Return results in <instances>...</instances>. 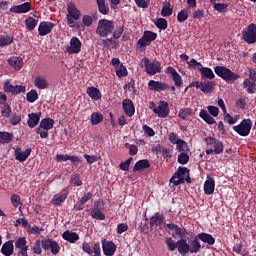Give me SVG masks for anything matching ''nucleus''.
Instances as JSON below:
<instances>
[{
  "label": "nucleus",
  "instance_id": "obj_1",
  "mask_svg": "<svg viewBox=\"0 0 256 256\" xmlns=\"http://www.w3.org/2000/svg\"><path fill=\"white\" fill-rule=\"evenodd\" d=\"M201 251V242L199 241V238L195 236L194 239L188 241L185 239L178 240V253L180 255H187V253L197 254Z\"/></svg>",
  "mask_w": 256,
  "mask_h": 256
},
{
  "label": "nucleus",
  "instance_id": "obj_2",
  "mask_svg": "<svg viewBox=\"0 0 256 256\" xmlns=\"http://www.w3.org/2000/svg\"><path fill=\"white\" fill-rule=\"evenodd\" d=\"M214 72L218 77H220V79H223V81L229 83L230 85H233V83H235L237 79L241 78V75H239V73H235L225 66H216L214 68Z\"/></svg>",
  "mask_w": 256,
  "mask_h": 256
},
{
  "label": "nucleus",
  "instance_id": "obj_3",
  "mask_svg": "<svg viewBox=\"0 0 256 256\" xmlns=\"http://www.w3.org/2000/svg\"><path fill=\"white\" fill-rule=\"evenodd\" d=\"M191 183V176L189 174V168L179 167L176 173L171 177L170 183H173L174 187L183 185V183Z\"/></svg>",
  "mask_w": 256,
  "mask_h": 256
},
{
  "label": "nucleus",
  "instance_id": "obj_4",
  "mask_svg": "<svg viewBox=\"0 0 256 256\" xmlns=\"http://www.w3.org/2000/svg\"><path fill=\"white\" fill-rule=\"evenodd\" d=\"M113 29H115L113 21L100 19L96 28V35H99V37H109L113 33Z\"/></svg>",
  "mask_w": 256,
  "mask_h": 256
},
{
  "label": "nucleus",
  "instance_id": "obj_5",
  "mask_svg": "<svg viewBox=\"0 0 256 256\" xmlns=\"http://www.w3.org/2000/svg\"><path fill=\"white\" fill-rule=\"evenodd\" d=\"M54 126L55 120H53V118H44L40 121L36 133L40 135L41 139H47V137H49L50 129H53Z\"/></svg>",
  "mask_w": 256,
  "mask_h": 256
},
{
  "label": "nucleus",
  "instance_id": "obj_6",
  "mask_svg": "<svg viewBox=\"0 0 256 256\" xmlns=\"http://www.w3.org/2000/svg\"><path fill=\"white\" fill-rule=\"evenodd\" d=\"M242 41L248 45H253L256 42V24L251 23L242 30Z\"/></svg>",
  "mask_w": 256,
  "mask_h": 256
},
{
  "label": "nucleus",
  "instance_id": "obj_7",
  "mask_svg": "<svg viewBox=\"0 0 256 256\" xmlns=\"http://www.w3.org/2000/svg\"><path fill=\"white\" fill-rule=\"evenodd\" d=\"M157 39V33L153 31H144L142 37L137 42V47L140 48V51H145V47H149L153 41Z\"/></svg>",
  "mask_w": 256,
  "mask_h": 256
},
{
  "label": "nucleus",
  "instance_id": "obj_8",
  "mask_svg": "<svg viewBox=\"0 0 256 256\" xmlns=\"http://www.w3.org/2000/svg\"><path fill=\"white\" fill-rule=\"evenodd\" d=\"M252 127L253 121H251V119H244L239 123V125L233 126V130L238 133L240 137H249Z\"/></svg>",
  "mask_w": 256,
  "mask_h": 256
},
{
  "label": "nucleus",
  "instance_id": "obj_9",
  "mask_svg": "<svg viewBox=\"0 0 256 256\" xmlns=\"http://www.w3.org/2000/svg\"><path fill=\"white\" fill-rule=\"evenodd\" d=\"M145 67V72L147 75H157V73H161V62L155 60L152 62L148 58L142 59Z\"/></svg>",
  "mask_w": 256,
  "mask_h": 256
},
{
  "label": "nucleus",
  "instance_id": "obj_10",
  "mask_svg": "<svg viewBox=\"0 0 256 256\" xmlns=\"http://www.w3.org/2000/svg\"><path fill=\"white\" fill-rule=\"evenodd\" d=\"M26 90H27V87H25L23 85L13 86V84H11L10 80H6L3 84L4 93H10L14 97L21 93H25Z\"/></svg>",
  "mask_w": 256,
  "mask_h": 256
},
{
  "label": "nucleus",
  "instance_id": "obj_11",
  "mask_svg": "<svg viewBox=\"0 0 256 256\" xmlns=\"http://www.w3.org/2000/svg\"><path fill=\"white\" fill-rule=\"evenodd\" d=\"M67 11H68V14H67L68 25H73L75 21H79V19H81V11L77 9L75 4L73 3L68 4Z\"/></svg>",
  "mask_w": 256,
  "mask_h": 256
},
{
  "label": "nucleus",
  "instance_id": "obj_12",
  "mask_svg": "<svg viewBox=\"0 0 256 256\" xmlns=\"http://www.w3.org/2000/svg\"><path fill=\"white\" fill-rule=\"evenodd\" d=\"M153 113H155V115H158V117H160L161 119L169 117V103L166 101H160L158 107L153 109Z\"/></svg>",
  "mask_w": 256,
  "mask_h": 256
},
{
  "label": "nucleus",
  "instance_id": "obj_13",
  "mask_svg": "<svg viewBox=\"0 0 256 256\" xmlns=\"http://www.w3.org/2000/svg\"><path fill=\"white\" fill-rule=\"evenodd\" d=\"M165 73H167V75H171V79L174 81L175 87H183V78L181 77V74L175 70V68L168 66L165 70Z\"/></svg>",
  "mask_w": 256,
  "mask_h": 256
},
{
  "label": "nucleus",
  "instance_id": "obj_14",
  "mask_svg": "<svg viewBox=\"0 0 256 256\" xmlns=\"http://www.w3.org/2000/svg\"><path fill=\"white\" fill-rule=\"evenodd\" d=\"M66 52L69 55H77L78 53H81V40H79L77 36L71 38L70 46L66 48Z\"/></svg>",
  "mask_w": 256,
  "mask_h": 256
},
{
  "label": "nucleus",
  "instance_id": "obj_15",
  "mask_svg": "<svg viewBox=\"0 0 256 256\" xmlns=\"http://www.w3.org/2000/svg\"><path fill=\"white\" fill-rule=\"evenodd\" d=\"M169 87V84L161 81L150 80L148 82V88L150 91H156L157 93H161V91H167Z\"/></svg>",
  "mask_w": 256,
  "mask_h": 256
},
{
  "label": "nucleus",
  "instance_id": "obj_16",
  "mask_svg": "<svg viewBox=\"0 0 256 256\" xmlns=\"http://www.w3.org/2000/svg\"><path fill=\"white\" fill-rule=\"evenodd\" d=\"M102 250L105 256H113L115 255V251H117V245H115L113 241H108L106 239H103Z\"/></svg>",
  "mask_w": 256,
  "mask_h": 256
},
{
  "label": "nucleus",
  "instance_id": "obj_17",
  "mask_svg": "<svg viewBox=\"0 0 256 256\" xmlns=\"http://www.w3.org/2000/svg\"><path fill=\"white\" fill-rule=\"evenodd\" d=\"M53 27H55V24L53 22H49V21L40 22L38 26V33L40 37H45V35H49V33L53 31Z\"/></svg>",
  "mask_w": 256,
  "mask_h": 256
},
{
  "label": "nucleus",
  "instance_id": "obj_18",
  "mask_svg": "<svg viewBox=\"0 0 256 256\" xmlns=\"http://www.w3.org/2000/svg\"><path fill=\"white\" fill-rule=\"evenodd\" d=\"M31 152V148H28L25 151H23V149L21 148H16L14 151V157L16 161H19L20 163H25V160L29 159Z\"/></svg>",
  "mask_w": 256,
  "mask_h": 256
},
{
  "label": "nucleus",
  "instance_id": "obj_19",
  "mask_svg": "<svg viewBox=\"0 0 256 256\" xmlns=\"http://www.w3.org/2000/svg\"><path fill=\"white\" fill-rule=\"evenodd\" d=\"M205 142L207 145H214V153L215 155H221V152L223 151V142L215 139L214 137H207L205 138Z\"/></svg>",
  "mask_w": 256,
  "mask_h": 256
},
{
  "label": "nucleus",
  "instance_id": "obj_20",
  "mask_svg": "<svg viewBox=\"0 0 256 256\" xmlns=\"http://www.w3.org/2000/svg\"><path fill=\"white\" fill-rule=\"evenodd\" d=\"M93 199V193L88 192L74 205V211H83L85 209V204L87 201H91Z\"/></svg>",
  "mask_w": 256,
  "mask_h": 256
},
{
  "label": "nucleus",
  "instance_id": "obj_21",
  "mask_svg": "<svg viewBox=\"0 0 256 256\" xmlns=\"http://www.w3.org/2000/svg\"><path fill=\"white\" fill-rule=\"evenodd\" d=\"M31 11V3L29 2H24L23 4L20 5H14L10 8V13H29Z\"/></svg>",
  "mask_w": 256,
  "mask_h": 256
},
{
  "label": "nucleus",
  "instance_id": "obj_22",
  "mask_svg": "<svg viewBox=\"0 0 256 256\" xmlns=\"http://www.w3.org/2000/svg\"><path fill=\"white\" fill-rule=\"evenodd\" d=\"M122 107L124 113H126L128 117H133V115H135V105L131 99L123 100Z\"/></svg>",
  "mask_w": 256,
  "mask_h": 256
},
{
  "label": "nucleus",
  "instance_id": "obj_23",
  "mask_svg": "<svg viewBox=\"0 0 256 256\" xmlns=\"http://www.w3.org/2000/svg\"><path fill=\"white\" fill-rule=\"evenodd\" d=\"M164 223H165V216H163V214H160L159 212L155 213L150 218V227H151V229L157 228L160 225H163Z\"/></svg>",
  "mask_w": 256,
  "mask_h": 256
},
{
  "label": "nucleus",
  "instance_id": "obj_24",
  "mask_svg": "<svg viewBox=\"0 0 256 256\" xmlns=\"http://www.w3.org/2000/svg\"><path fill=\"white\" fill-rule=\"evenodd\" d=\"M202 93H205V95H211L215 89V82L213 81H204L200 82L199 88Z\"/></svg>",
  "mask_w": 256,
  "mask_h": 256
},
{
  "label": "nucleus",
  "instance_id": "obj_25",
  "mask_svg": "<svg viewBox=\"0 0 256 256\" xmlns=\"http://www.w3.org/2000/svg\"><path fill=\"white\" fill-rule=\"evenodd\" d=\"M87 95L92 99V101H99L103 95L101 94V90L95 86H90L86 89Z\"/></svg>",
  "mask_w": 256,
  "mask_h": 256
},
{
  "label": "nucleus",
  "instance_id": "obj_26",
  "mask_svg": "<svg viewBox=\"0 0 256 256\" xmlns=\"http://www.w3.org/2000/svg\"><path fill=\"white\" fill-rule=\"evenodd\" d=\"M8 64L10 65V67L15 69V71H21V69L23 68V58L12 56L8 59Z\"/></svg>",
  "mask_w": 256,
  "mask_h": 256
},
{
  "label": "nucleus",
  "instance_id": "obj_27",
  "mask_svg": "<svg viewBox=\"0 0 256 256\" xmlns=\"http://www.w3.org/2000/svg\"><path fill=\"white\" fill-rule=\"evenodd\" d=\"M204 193L205 195H213L215 193V179L213 177H209L204 182Z\"/></svg>",
  "mask_w": 256,
  "mask_h": 256
},
{
  "label": "nucleus",
  "instance_id": "obj_28",
  "mask_svg": "<svg viewBox=\"0 0 256 256\" xmlns=\"http://www.w3.org/2000/svg\"><path fill=\"white\" fill-rule=\"evenodd\" d=\"M196 237L199 241H202V243H206L210 246L215 245V238L209 233L201 232Z\"/></svg>",
  "mask_w": 256,
  "mask_h": 256
},
{
  "label": "nucleus",
  "instance_id": "obj_29",
  "mask_svg": "<svg viewBox=\"0 0 256 256\" xmlns=\"http://www.w3.org/2000/svg\"><path fill=\"white\" fill-rule=\"evenodd\" d=\"M62 239L68 241V243H77V241H79V234H77V232L66 230L62 234Z\"/></svg>",
  "mask_w": 256,
  "mask_h": 256
},
{
  "label": "nucleus",
  "instance_id": "obj_30",
  "mask_svg": "<svg viewBox=\"0 0 256 256\" xmlns=\"http://www.w3.org/2000/svg\"><path fill=\"white\" fill-rule=\"evenodd\" d=\"M28 118V127H30V129H34V127H37V125H39V121H41V114L30 113L28 114Z\"/></svg>",
  "mask_w": 256,
  "mask_h": 256
},
{
  "label": "nucleus",
  "instance_id": "obj_31",
  "mask_svg": "<svg viewBox=\"0 0 256 256\" xmlns=\"http://www.w3.org/2000/svg\"><path fill=\"white\" fill-rule=\"evenodd\" d=\"M14 251H15V246L13 245V240H9L2 245V248H1L2 255L11 256L13 255Z\"/></svg>",
  "mask_w": 256,
  "mask_h": 256
},
{
  "label": "nucleus",
  "instance_id": "obj_32",
  "mask_svg": "<svg viewBox=\"0 0 256 256\" xmlns=\"http://www.w3.org/2000/svg\"><path fill=\"white\" fill-rule=\"evenodd\" d=\"M151 167V164L149 163V160L142 159L135 163L133 167L134 173H137V171H143L144 169H149Z\"/></svg>",
  "mask_w": 256,
  "mask_h": 256
},
{
  "label": "nucleus",
  "instance_id": "obj_33",
  "mask_svg": "<svg viewBox=\"0 0 256 256\" xmlns=\"http://www.w3.org/2000/svg\"><path fill=\"white\" fill-rule=\"evenodd\" d=\"M199 117L202 118L203 121H205V123H207L208 125H215V123H217L215 121V118H213L211 115H209V113L205 109H202L200 111Z\"/></svg>",
  "mask_w": 256,
  "mask_h": 256
},
{
  "label": "nucleus",
  "instance_id": "obj_34",
  "mask_svg": "<svg viewBox=\"0 0 256 256\" xmlns=\"http://www.w3.org/2000/svg\"><path fill=\"white\" fill-rule=\"evenodd\" d=\"M34 85L37 87V89H47L49 87V82L45 77L43 76H38L34 80Z\"/></svg>",
  "mask_w": 256,
  "mask_h": 256
},
{
  "label": "nucleus",
  "instance_id": "obj_35",
  "mask_svg": "<svg viewBox=\"0 0 256 256\" xmlns=\"http://www.w3.org/2000/svg\"><path fill=\"white\" fill-rule=\"evenodd\" d=\"M200 75L201 79H209L210 81L215 79V73H213V70L209 67L201 68Z\"/></svg>",
  "mask_w": 256,
  "mask_h": 256
},
{
  "label": "nucleus",
  "instance_id": "obj_36",
  "mask_svg": "<svg viewBox=\"0 0 256 256\" xmlns=\"http://www.w3.org/2000/svg\"><path fill=\"white\" fill-rule=\"evenodd\" d=\"M90 217H92V219H96L97 221H105V213H103V211L97 207L90 211Z\"/></svg>",
  "mask_w": 256,
  "mask_h": 256
},
{
  "label": "nucleus",
  "instance_id": "obj_37",
  "mask_svg": "<svg viewBox=\"0 0 256 256\" xmlns=\"http://www.w3.org/2000/svg\"><path fill=\"white\" fill-rule=\"evenodd\" d=\"M13 141V133L0 131V145H5Z\"/></svg>",
  "mask_w": 256,
  "mask_h": 256
},
{
  "label": "nucleus",
  "instance_id": "obj_38",
  "mask_svg": "<svg viewBox=\"0 0 256 256\" xmlns=\"http://www.w3.org/2000/svg\"><path fill=\"white\" fill-rule=\"evenodd\" d=\"M99 13L102 15H109V6L105 4V0H96Z\"/></svg>",
  "mask_w": 256,
  "mask_h": 256
},
{
  "label": "nucleus",
  "instance_id": "obj_39",
  "mask_svg": "<svg viewBox=\"0 0 256 256\" xmlns=\"http://www.w3.org/2000/svg\"><path fill=\"white\" fill-rule=\"evenodd\" d=\"M244 89H247V92L253 95L256 92L255 82H251L249 79H245L243 82Z\"/></svg>",
  "mask_w": 256,
  "mask_h": 256
},
{
  "label": "nucleus",
  "instance_id": "obj_40",
  "mask_svg": "<svg viewBox=\"0 0 256 256\" xmlns=\"http://www.w3.org/2000/svg\"><path fill=\"white\" fill-rule=\"evenodd\" d=\"M37 23H39V20L29 17L25 20V25L28 29V31H33L37 27Z\"/></svg>",
  "mask_w": 256,
  "mask_h": 256
},
{
  "label": "nucleus",
  "instance_id": "obj_41",
  "mask_svg": "<svg viewBox=\"0 0 256 256\" xmlns=\"http://www.w3.org/2000/svg\"><path fill=\"white\" fill-rule=\"evenodd\" d=\"M26 99L28 103H35L37 99H39V94L37 93V90L32 89L26 94Z\"/></svg>",
  "mask_w": 256,
  "mask_h": 256
},
{
  "label": "nucleus",
  "instance_id": "obj_42",
  "mask_svg": "<svg viewBox=\"0 0 256 256\" xmlns=\"http://www.w3.org/2000/svg\"><path fill=\"white\" fill-rule=\"evenodd\" d=\"M193 115V109L191 108H183L180 109L178 117L182 120L187 119V117H191Z\"/></svg>",
  "mask_w": 256,
  "mask_h": 256
},
{
  "label": "nucleus",
  "instance_id": "obj_43",
  "mask_svg": "<svg viewBox=\"0 0 256 256\" xmlns=\"http://www.w3.org/2000/svg\"><path fill=\"white\" fill-rule=\"evenodd\" d=\"M211 3H213L215 11H218L219 13H225L227 11V7H229V5L225 3H215V0H211Z\"/></svg>",
  "mask_w": 256,
  "mask_h": 256
},
{
  "label": "nucleus",
  "instance_id": "obj_44",
  "mask_svg": "<svg viewBox=\"0 0 256 256\" xmlns=\"http://www.w3.org/2000/svg\"><path fill=\"white\" fill-rule=\"evenodd\" d=\"M168 251H175V249H179V241L175 243V240L173 238H166L165 241Z\"/></svg>",
  "mask_w": 256,
  "mask_h": 256
},
{
  "label": "nucleus",
  "instance_id": "obj_45",
  "mask_svg": "<svg viewBox=\"0 0 256 256\" xmlns=\"http://www.w3.org/2000/svg\"><path fill=\"white\" fill-rule=\"evenodd\" d=\"M103 121V114L99 112H93L91 114V123L92 125H99Z\"/></svg>",
  "mask_w": 256,
  "mask_h": 256
},
{
  "label": "nucleus",
  "instance_id": "obj_46",
  "mask_svg": "<svg viewBox=\"0 0 256 256\" xmlns=\"http://www.w3.org/2000/svg\"><path fill=\"white\" fill-rule=\"evenodd\" d=\"M187 19H189V10L182 9L180 12H178L177 21H179V23H183L187 21Z\"/></svg>",
  "mask_w": 256,
  "mask_h": 256
},
{
  "label": "nucleus",
  "instance_id": "obj_47",
  "mask_svg": "<svg viewBox=\"0 0 256 256\" xmlns=\"http://www.w3.org/2000/svg\"><path fill=\"white\" fill-rule=\"evenodd\" d=\"M12 113H13V110L11 109V105L9 104H4L3 107L1 108L2 117L9 119Z\"/></svg>",
  "mask_w": 256,
  "mask_h": 256
},
{
  "label": "nucleus",
  "instance_id": "obj_48",
  "mask_svg": "<svg viewBox=\"0 0 256 256\" xmlns=\"http://www.w3.org/2000/svg\"><path fill=\"white\" fill-rule=\"evenodd\" d=\"M13 43V37L6 35L0 37V47H7Z\"/></svg>",
  "mask_w": 256,
  "mask_h": 256
},
{
  "label": "nucleus",
  "instance_id": "obj_49",
  "mask_svg": "<svg viewBox=\"0 0 256 256\" xmlns=\"http://www.w3.org/2000/svg\"><path fill=\"white\" fill-rule=\"evenodd\" d=\"M54 243H55V240L53 239H50V238L43 239L41 241L42 249H44V251H49V249H51Z\"/></svg>",
  "mask_w": 256,
  "mask_h": 256
},
{
  "label": "nucleus",
  "instance_id": "obj_50",
  "mask_svg": "<svg viewBox=\"0 0 256 256\" xmlns=\"http://www.w3.org/2000/svg\"><path fill=\"white\" fill-rule=\"evenodd\" d=\"M189 154L187 152H181L178 156V163L180 165H187L189 163Z\"/></svg>",
  "mask_w": 256,
  "mask_h": 256
},
{
  "label": "nucleus",
  "instance_id": "obj_51",
  "mask_svg": "<svg viewBox=\"0 0 256 256\" xmlns=\"http://www.w3.org/2000/svg\"><path fill=\"white\" fill-rule=\"evenodd\" d=\"M128 74L127 68L123 64L116 68V75L119 79H121V77H127Z\"/></svg>",
  "mask_w": 256,
  "mask_h": 256
},
{
  "label": "nucleus",
  "instance_id": "obj_52",
  "mask_svg": "<svg viewBox=\"0 0 256 256\" xmlns=\"http://www.w3.org/2000/svg\"><path fill=\"white\" fill-rule=\"evenodd\" d=\"M155 25L158 29H161L162 31H165V29H167L168 27L167 20L165 18H158L155 21Z\"/></svg>",
  "mask_w": 256,
  "mask_h": 256
},
{
  "label": "nucleus",
  "instance_id": "obj_53",
  "mask_svg": "<svg viewBox=\"0 0 256 256\" xmlns=\"http://www.w3.org/2000/svg\"><path fill=\"white\" fill-rule=\"evenodd\" d=\"M16 249H23L25 247H29L27 245V239L25 237H20L15 242Z\"/></svg>",
  "mask_w": 256,
  "mask_h": 256
},
{
  "label": "nucleus",
  "instance_id": "obj_54",
  "mask_svg": "<svg viewBox=\"0 0 256 256\" xmlns=\"http://www.w3.org/2000/svg\"><path fill=\"white\" fill-rule=\"evenodd\" d=\"M161 15L162 17H171L173 15V8H171V4L162 8Z\"/></svg>",
  "mask_w": 256,
  "mask_h": 256
},
{
  "label": "nucleus",
  "instance_id": "obj_55",
  "mask_svg": "<svg viewBox=\"0 0 256 256\" xmlns=\"http://www.w3.org/2000/svg\"><path fill=\"white\" fill-rule=\"evenodd\" d=\"M189 67H192V69H198V71L201 72V69H203V64L200 62H197L194 58H192L189 62H187Z\"/></svg>",
  "mask_w": 256,
  "mask_h": 256
},
{
  "label": "nucleus",
  "instance_id": "obj_56",
  "mask_svg": "<svg viewBox=\"0 0 256 256\" xmlns=\"http://www.w3.org/2000/svg\"><path fill=\"white\" fill-rule=\"evenodd\" d=\"M32 251L34 255H41L43 253V250L41 249V240H36L33 247Z\"/></svg>",
  "mask_w": 256,
  "mask_h": 256
},
{
  "label": "nucleus",
  "instance_id": "obj_57",
  "mask_svg": "<svg viewBox=\"0 0 256 256\" xmlns=\"http://www.w3.org/2000/svg\"><path fill=\"white\" fill-rule=\"evenodd\" d=\"M70 182L72 183V185H76L77 187H81L83 185V181H81L79 174L72 175L70 178Z\"/></svg>",
  "mask_w": 256,
  "mask_h": 256
},
{
  "label": "nucleus",
  "instance_id": "obj_58",
  "mask_svg": "<svg viewBox=\"0 0 256 256\" xmlns=\"http://www.w3.org/2000/svg\"><path fill=\"white\" fill-rule=\"evenodd\" d=\"M175 233L177 235V237H179L180 239H185L186 235H187V229H185V227H176L175 229Z\"/></svg>",
  "mask_w": 256,
  "mask_h": 256
},
{
  "label": "nucleus",
  "instance_id": "obj_59",
  "mask_svg": "<svg viewBox=\"0 0 256 256\" xmlns=\"http://www.w3.org/2000/svg\"><path fill=\"white\" fill-rule=\"evenodd\" d=\"M125 147L126 149H129V155H132V156L136 155L139 151V148H137V145L135 144L126 143Z\"/></svg>",
  "mask_w": 256,
  "mask_h": 256
},
{
  "label": "nucleus",
  "instance_id": "obj_60",
  "mask_svg": "<svg viewBox=\"0 0 256 256\" xmlns=\"http://www.w3.org/2000/svg\"><path fill=\"white\" fill-rule=\"evenodd\" d=\"M116 231L118 235H122L125 231H129V225L127 223H120L117 225Z\"/></svg>",
  "mask_w": 256,
  "mask_h": 256
},
{
  "label": "nucleus",
  "instance_id": "obj_61",
  "mask_svg": "<svg viewBox=\"0 0 256 256\" xmlns=\"http://www.w3.org/2000/svg\"><path fill=\"white\" fill-rule=\"evenodd\" d=\"M132 161H133V158H129L128 160L120 163L119 167H120L121 171H129V167H131Z\"/></svg>",
  "mask_w": 256,
  "mask_h": 256
},
{
  "label": "nucleus",
  "instance_id": "obj_62",
  "mask_svg": "<svg viewBox=\"0 0 256 256\" xmlns=\"http://www.w3.org/2000/svg\"><path fill=\"white\" fill-rule=\"evenodd\" d=\"M176 147L180 153H183V152H185V147H187V142H185V140H183V139H180V140H178Z\"/></svg>",
  "mask_w": 256,
  "mask_h": 256
},
{
  "label": "nucleus",
  "instance_id": "obj_63",
  "mask_svg": "<svg viewBox=\"0 0 256 256\" xmlns=\"http://www.w3.org/2000/svg\"><path fill=\"white\" fill-rule=\"evenodd\" d=\"M193 19H203L205 17V10L198 9L192 13Z\"/></svg>",
  "mask_w": 256,
  "mask_h": 256
},
{
  "label": "nucleus",
  "instance_id": "obj_64",
  "mask_svg": "<svg viewBox=\"0 0 256 256\" xmlns=\"http://www.w3.org/2000/svg\"><path fill=\"white\" fill-rule=\"evenodd\" d=\"M65 199H67V193L61 194L53 201V205H61V203H64Z\"/></svg>",
  "mask_w": 256,
  "mask_h": 256
}]
</instances>
